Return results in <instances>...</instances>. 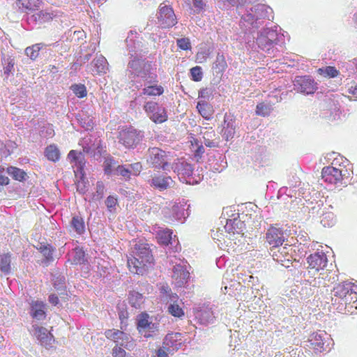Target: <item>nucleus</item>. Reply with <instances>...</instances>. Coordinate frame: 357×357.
Listing matches in <instances>:
<instances>
[{
  "label": "nucleus",
  "mask_w": 357,
  "mask_h": 357,
  "mask_svg": "<svg viewBox=\"0 0 357 357\" xmlns=\"http://www.w3.org/2000/svg\"><path fill=\"white\" fill-rule=\"evenodd\" d=\"M273 19L272 8L265 4H256L246 8L242 15L240 26L245 36L252 35L266 20Z\"/></svg>",
  "instance_id": "1"
},
{
  "label": "nucleus",
  "mask_w": 357,
  "mask_h": 357,
  "mask_svg": "<svg viewBox=\"0 0 357 357\" xmlns=\"http://www.w3.org/2000/svg\"><path fill=\"white\" fill-rule=\"evenodd\" d=\"M332 301L340 304V310L354 313L357 310V285L352 282L338 284L333 289Z\"/></svg>",
  "instance_id": "2"
},
{
  "label": "nucleus",
  "mask_w": 357,
  "mask_h": 357,
  "mask_svg": "<svg viewBox=\"0 0 357 357\" xmlns=\"http://www.w3.org/2000/svg\"><path fill=\"white\" fill-rule=\"evenodd\" d=\"M284 36L278 33V26L266 27L257 33V37L252 35L245 36V41L249 46L257 44L258 47L265 52L270 53L275 45L283 43Z\"/></svg>",
  "instance_id": "3"
},
{
  "label": "nucleus",
  "mask_w": 357,
  "mask_h": 357,
  "mask_svg": "<svg viewBox=\"0 0 357 357\" xmlns=\"http://www.w3.org/2000/svg\"><path fill=\"white\" fill-rule=\"evenodd\" d=\"M132 253L133 255L128 259V267L130 272L142 275L153 261L149 244L136 243Z\"/></svg>",
  "instance_id": "4"
},
{
  "label": "nucleus",
  "mask_w": 357,
  "mask_h": 357,
  "mask_svg": "<svg viewBox=\"0 0 357 357\" xmlns=\"http://www.w3.org/2000/svg\"><path fill=\"white\" fill-rule=\"evenodd\" d=\"M128 70L143 82L140 86L157 82L155 68L149 61L134 57L128 63Z\"/></svg>",
  "instance_id": "5"
},
{
  "label": "nucleus",
  "mask_w": 357,
  "mask_h": 357,
  "mask_svg": "<svg viewBox=\"0 0 357 357\" xmlns=\"http://www.w3.org/2000/svg\"><path fill=\"white\" fill-rule=\"evenodd\" d=\"M146 158L147 163L153 168L169 171L171 167L169 154L158 147L149 149Z\"/></svg>",
  "instance_id": "6"
},
{
  "label": "nucleus",
  "mask_w": 357,
  "mask_h": 357,
  "mask_svg": "<svg viewBox=\"0 0 357 357\" xmlns=\"http://www.w3.org/2000/svg\"><path fill=\"white\" fill-rule=\"evenodd\" d=\"M293 251V247L287 243L270 248V255L273 260L287 268L291 264Z\"/></svg>",
  "instance_id": "7"
},
{
  "label": "nucleus",
  "mask_w": 357,
  "mask_h": 357,
  "mask_svg": "<svg viewBox=\"0 0 357 357\" xmlns=\"http://www.w3.org/2000/svg\"><path fill=\"white\" fill-rule=\"evenodd\" d=\"M144 137L141 131L133 128H128L119 132V142L127 149H134L142 141Z\"/></svg>",
  "instance_id": "8"
},
{
  "label": "nucleus",
  "mask_w": 357,
  "mask_h": 357,
  "mask_svg": "<svg viewBox=\"0 0 357 357\" xmlns=\"http://www.w3.org/2000/svg\"><path fill=\"white\" fill-rule=\"evenodd\" d=\"M105 335L107 339L116 342V346L123 347L128 350H132L135 347V342L132 337L123 331L117 329H109L105 331Z\"/></svg>",
  "instance_id": "9"
},
{
  "label": "nucleus",
  "mask_w": 357,
  "mask_h": 357,
  "mask_svg": "<svg viewBox=\"0 0 357 357\" xmlns=\"http://www.w3.org/2000/svg\"><path fill=\"white\" fill-rule=\"evenodd\" d=\"M144 109L149 119L155 123H162L167 121V114L165 107L158 102L148 101L144 105Z\"/></svg>",
  "instance_id": "10"
},
{
  "label": "nucleus",
  "mask_w": 357,
  "mask_h": 357,
  "mask_svg": "<svg viewBox=\"0 0 357 357\" xmlns=\"http://www.w3.org/2000/svg\"><path fill=\"white\" fill-rule=\"evenodd\" d=\"M289 234L286 229L278 225L271 226L266 234V241L271 246L282 245L287 240Z\"/></svg>",
  "instance_id": "11"
},
{
  "label": "nucleus",
  "mask_w": 357,
  "mask_h": 357,
  "mask_svg": "<svg viewBox=\"0 0 357 357\" xmlns=\"http://www.w3.org/2000/svg\"><path fill=\"white\" fill-rule=\"evenodd\" d=\"M333 340L330 335L324 331L313 333L309 337V342L317 352L330 350Z\"/></svg>",
  "instance_id": "12"
},
{
  "label": "nucleus",
  "mask_w": 357,
  "mask_h": 357,
  "mask_svg": "<svg viewBox=\"0 0 357 357\" xmlns=\"http://www.w3.org/2000/svg\"><path fill=\"white\" fill-rule=\"evenodd\" d=\"M158 23L162 28H170L177 23V19L173 9L164 3L159 6L157 13Z\"/></svg>",
  "instance_id": "13"
},
{
  "label": "nucleus",
  "mask_w": 357,
  "mask_h": 357,
  "mask_svg": "<svg viewBox=\"0 0 357 357\" xmlns=\"http://www.w3.org/2000/svg\"><path fill=\"white\" fill-rule=\"evenodd\" d=\"M195 320L203 326L213 324L216 316L215 312L208 305H201L193 308Z\"/></svg>",
  "instance_id": "14"
},
{
  "label": "nucleus",
  "mask_w": 357,
  "mask_h": 357,
  "mask_svg": "<svg viewBox=\"0 0 357 357\" xmlns=\"http://www.w3.org/2000/svg\"><path fill=\"white\" fill-rule=\"evenodd\" d=\"M171 167L177 174L181 181L189 184L197 183L192 178L193 168L191 164L186 161L178 160Z\"/></svg>",
  "instance_id": "15"
},
{
  "label": "nucleus",
  "mask_w": 357,
  "mask_h": 357,
  "mask_svg": "<svg viewBox=\"0 0 357 357\" xmlns=\"http://www.w3.org/2000/svg\"><path fill=\"white\" fill-rule=\"evenodd\" d=\"M293 84L295 91L303 94H312L317 89V83L310 76H297Z\"/></svg>",
  "instance_id": "16"
},
{
  "label": "nucleus",
  "mask_w": 357,
  "mask_h": 357,
  "mask_svg": "<svg viewBox=\"0 0 357 357\" xmlns=\"http://www.w3.org/2000/svg\"><path fill=\"white\" fill-rule=\"evenodd\" d=\"M31 331L42 346L46 348L52 347V343L54 342V338L53 335L46 328L37 324H33Z\"/></svg>",
  "instance_id": "17"
},
{
  "label": "nucleus",
  "mask_w": 357,
  "mask_h": 357,
  "mask_svg": "<svg viewBox=\"0 0 357 357\" xmlns=\"http://www.w3.org/2000/svg\"><path fill=\"white\" fill-rule=\"evenodd\" d=\"M344 169L336 168L333 166H328L323 168L321 172L322 178L325 182L338 185L342 183ZM347 172L346 169H344Z\"/></svg>",
  "instance_id": "18"
},
{
  "label": "nucleus",
  "mask_w": 357,
  "mask_h": 357,
  "mask_svg": "<svg viewBox=\"0 0 357 357\" xmlns=\"http://www.w3.org/2000/svg\"><path fill=\"white\" fill-rule=\"evenodd\" d=\"M149 318L147 314H142L137 319V329L146 338L152 337L154 332L158 330V325L149 321Z\"/></svg>",
  "instance_id": "19"
},
{
  "label": "nucleus",
  "mask_w": 357,
  "mask_h": 357,
  "mask_svg": "<svg viewBox=\"0 0 357 357\" xmlns=\"http://www.w3.org/2000/svg\"><path fill=\"white\" fill-rule=\"evenodd\" d=\"M189 205L187 206L186 203H177L172 206V214H169L168 208L164 211L166 218H169L170 220H185L188 215V211Z\"/></svg>",
  "instance_id": "20"
},
{
  "label": "nucleus",
  "mask_w": 357,
  "mask_h": 357,
  "mask_svg": "<svg viewBox=\"0 0 357 357\" xmlns=\"http://www.w3.org/2000/svg\"><path fill=\"white\" fill-rule=\"evenodd\" d=\"M183 335L180 333H168L163 340V348L169 353L177 351L183 342Z\"/></svg>",
  "instance_id": "21"
},
{
  "label": "nucleus",
  "mask_w": 357,
  "mask_h": 357,
  "mask_svg": "<svg viewBox=\"0 0 357 357\" xmlns=\"http://www.w3.org/2000/svg\"><path fill=\"white\" fill-rule=\"evenodd\" d=\"M150 185L160 191L174 186V181L171 176L164 174H155L152 176Z\"/></svg>",
  "instance_id": "22"
},
{
  "label": "nucleus",
  "mask_w": 357,
  "mask_h": 357,
  "mask_svg": "<svg viewBox=\"0 0 357 357\" xmlns=\"http://www.w3.org/2000/svg\"><path fill=\"white\" fill-rule=\"evenodd\" d=\"M222 126L221 135L222 137L226 141L231 139L236 133V121L234 116L230 114H225Z\"/></svg>",
  "instance_id": "23"
},
{
  "label": "nucleus",
  "mask_w": 357,
  "mask_h": 357,
  "mask_svg": "<svg viewBox=\"0 0 357 357\" xmlns=\"http://www.w3.org/2000/svg\"><path fill=\"white\" fill-rule=\"evenodd\" d=\"M309 268L314 269L318 272L319 270L324 269L328 263V259L326 254L323 252H317L310 255L307 258Z\"/></svg>",
  "instance_id": "24"
},
{
  "label": "nucleus",
  "mask_w": 357,
  "mask_h": 357,
  "mask_svg": "<svg viewBox=\"0 0 357 357\" xmlns=\"http://www.w3.org/2000/svg\"><path fill=\"white\" fill-rule=\"evenodd\" d=\"M189 277L190 273L183 265L176 264L174 266L172 278L175 282L176 286L178 287L183 286L187 283Z\"/></svg>",
  "instance_id": "25"
},
{
  "label": "nucleus",
  "mask_w": 357,
  "mask_h": 357,
  "mask_svg": "<svg viewBox=\"0 0 357 357\" xmlns=\"http://www.w3.org/2000/svg\"><path fill=\"white\" fill-rule=\"evenodd\" d=\"M54 15L48 10H40L33 14H27V21L29 24H42L53 19Z\"/></svg>",
  "instance_id": "26"
},
{
  "label": "nucleus",
  "mask_w": 357,
  "mask_h": 357,
  "mask_svg": "<svg viewBox=\"0 0 357 357\" xmlns=\"http://www.w3.org/2000/svg\"><path fill=\"white\" fill-rule=\"evenodd\" d=\"M29 313L33 319L44 320L46 317V304L41 301H31Z\"/></svg>",
  "instance_id": "27"
},
{
  "label": "nucleus",
  "mask_w": 357,
  "mask_h": 357,
  "mask_svg": "<svg viewBox=\"0 0 357 357\" xmlns=\"http://www.w3.org/2000/svg\"><path fill=\"white\" fill-rule=\"evenodd\" d=\"M224 228L225 231L229 234H240L244 230L245 224L241 220L235 218L234 219L227 220V222Z\"/></svg>",
  "instance_id": "28"
},
{
  "label": "nucleus",
  "mask_w": 357,
  "mask_h": 357,
  "mask_svg": "<svg viewBox=\"0 0 357 357\" xmlns=\"http://www.w3.org/2000/svg\"><path fill=\"white\" fill-rule=\"evenodd\" d=\"M68 158L70 160L71 163H75L76 169H74V172L76 174L77 173H80L82 175H83L82 169L85 162L82 153H78L76 151L72 150L69 152L68 155Z\"/></svg>",
  "instance_id": "29"
},
{
  "label": "nucleus",
  "mask_w": 357,
  "mask_h": 357,
  "mask_svg": "<svg viewBox=\"0 0 357 357\" xmlns=\"http://www.w3.org/2000/svg\"><path fill=\"white\" fill-rule=\"evenodd\" d=\"M92 71L96 74H105L108 70L107 59L102 55L97 56L91 63Z\"/></svg>",
  "instance_id": "30"
},
{
  "label": "nucleus",
  "mask_w": 357,
  "mask_h": 357,
  "mask_svg": "<svg viewBox=\"0 0 357 357\" xmlns=\"http://www.w3.org/2000/svg\"><path fill=\"white\" fill-rule=\"evenodd\" d=\"M1 63L3 66V75L8 78L15 72V59L13 56L6 54L1 56Z\"/></svg>",
  "instance_id": "31"
},
{
  "label": "nucleus",
  "mask_w": 357,
  "mask_h": 357,
  "mask_svg": "<svg viewBox=\"0 0 357 357\" xmlns=\"http://www.w3.org/2000/svg\"><path fill=\"white\" fill-rule=\"evenodd\" d=\"M317 277H314L312 275L310 271L307 272H305L303 274L304 278H307L310 282V286H312L314 288V291L317 288L321 286H326L327 284L325 282V279L324 278V274L319 273L317 274Z\"/></svg>",
  "instance_id": "32"
},
{
  "label": "nucleus",
  "mask_w": 357,
  "mask_h": 357,
  "mask_svg": "<svg viewBox=\"0 0 357 357\" xmlns=\"http://www.w3.org/2000/svg\"><path fill=\"white\" fill-rule=\"evenodd\" d=\"M142 91L140 96H160L163 93L164 89L162 86H158L155 83L143 86Z\"/></svg>",
  "instance_id": "33"
},
{
  "label": "nucleus",
  "mask_w": 357,
  "mask_h": 357,
  "mask_svg": "<svg viewBox=\"0 0 357 357\" xmlns=\"http://www.w3.org/2000/svg\"><path fill=\"white\" fill-rule=\"evenodd\" d=\"M37 249L43 254L45 263H49L54 260L52 255L54 249L50 244L40 243Z\"/></svg>",
  "instance_id": "34"
},
{
  "label": "nucleus",
  "mask_w": 357,
  "mask_h": 357,
  "mask_svg": "<svg viewBox=\"0 0 357 357\" xmlns=\"http://www.w3.org/2000/svg\"><path fill=\"white\" fill-rule=\"evenodd\" d=\"M70 227L77 234H82L85 231V225L82 217L75 215L70 221Z\"/></svg>",
  "instance_id": "35"
},
{
  "label": "nucleus",
  "mask_w": 357,
  "mask_h": 357,
  "mask_svg": "<svg viewBox=\"0 0 357 357\" xmlns=\"http://www.w3.org/2000/svg\"><path fill=\"white\" fill-rule=\"evenodd\" d=\"M11 259L8 253L0 255V270L4 275H8L11 272Z\"/></svg>",
  "instance_id": "36"
},
{
  "label": "nucleus",
  "mask_w": 357,
  "mask_h": 357,
  "mask_svg": "<svg viewBox=\"0 0 357 357\" xmlns=\"http://www.w3.org/2000/svg\"><path fill=\"white\" fill-rule=\"evenodd\" d=\"M199 113L202 117L206 120H209L212 118L213 109L212 107L205 102H199L197 105Z\"/></svg>",
  "instance_id": "37"
},
{
  "label": "nucleus",
  "mask_w": 357,
  "mask_h": 357,
  "mask_svg": "<svg viewBox=\"0 0 357 357\" xmlns=\"http://www.w3.org/2000/svg\"><path fill=\"white\" fill-rule=\"evenodd\" d=\"M7 173L15 180L19 181H25L27 176L26 173L24 170L13 166L7 168Z\"/></svg>",
  "instance_id": "38"
},
{
  "label": "nucleus",
  "mask_w": 357,
  "mask_h": 357,
  "mask_svg": "<svg viewBox=\"0 0 357 357\" xmlns=\"http://www.w3.org/2000/svg\"><path fill=\"white\" fill-rule=\"evenodd\" d=\"M77 119L80 125L86 130L91 129L94 125L93 118L84 114L83 111L78 114Z\"/></svg>",
  "instance_id": "39"
},
{
  "label": "nucleus",
  "mask_w": 357,
  "mask_h": 357,
  "mask_svg": "<svg viewBox=\"0 0 357 357\" xmlns=\"http://www.w3.org/2000/svg\"><path fill=\"white\" fill-rule=\"evenodd\" d=\"M158 241L164 245L172 244V232L170 229H160L158 231Z\"/></svg>",
  "instance_id": "40"
},
{
  "label": "nucleus",
  "mask_w": 357,
  "mask_h": 357,
  "mask_svg": "<svg viewBox=\"0 0 357 357\" xmlns=\"http://www.w3.org/2000/svg\"><path fill=\"white\" fill-rule=\"evenodd\" d=\"M167 311L171 315L178 318H182L185 315L183 308L177 303H175V300L172 298V303L168 306Z\"/></svg>",
  "instance_id": "41"
},
{
  "label": "nucleus",
  "mask_w": 357,
  "mask_h": 357,
  "mask_svg": "<svg viewBox=\"0 0 357 357\" xmlns=\"http://www.w3.org/2000/svg\"><path fill=\"white\" fill-rule=\"evenodd\" d=\"M300 294L304 297H309L314 294V288L310 286V282L307 278H304V280L301 282Z\"/></svg>",
  "instance_id": "42"
},
{
  "label": "nucleus",
  "mask_w": 357,
  "mask_h": 357,
  "mask_svg": "<svg viewBox=\"0 0 357 357\" xmlns=\"http://www.w3.org/2000/svg\"><path fill=\"white\" fill-rule=\"evenodd\" d=\"M44 47L43 43H37L25 49V54L31 59L35 60L39 55L40 50Z\"/></svg>",
  "instance_id": "43"
},
{
  "label": "nucleus",
  "mask_w": 357,
  "mask_h": 357,
  "mask_svg": "<svg viewBox=\"0 0 357 357\" xmlns=\"http://www.w3.org/2000/svg\"><path fill=\"white\" fill-rule=\"evenodd\" d=\"M45 153L47 159L53 162L59 160L60 157L59 151L55 145L48 146L45 149Z\"/></svg>",
  "instance_id": "44"
},
{
  "label": "nucleus",
  "mask_w": 357,
  "mask_h": 357,
  "mask_svg": "<svg viewBox=\"0 0 357 357\" xmlns=\"http://www.w3.org/2000/svg\"><path fill=\"white\" fill-rule=\"evenodd\" d=\"M143 301V296L139 292L132 291L130 294L129 303L135 308H139Z\"/></svg>",
  "instance_id": "45"
},
{
  "label": "nucleus",
  "mask_w": 357,
  "mask_h": 357,
  "mask_svg": "<svg viewBox=\"0 0 357 357\" xmlns=\"http://www.w3.org/2000/svg\"><path fill=\"white\" fill-rule=\"evenodd\" d=\"M335 222V218L333 213L327 212L322 215L321 218V225L326 227H332Z\"/></svg>",
  "instance_id": "46"
},
{
  "label": "nucleus",
  "mask_w": 357,
  "mask_h": 357,
  "mask_svg": "<svg viewBox=\"0 0 357 357\" xmlns=\"http://www.w3.org/2000/svg\"><path fill=\"white\" fill-rule=\"evenodd\" d=\"M73 254V264H82L85 262V253L82 249L76 248Z\"/></svg>",
  "instance_id": "47"
},
{
  "label": "nucleus",
  "mask_w": 357,
  "mask_h": 357,
  "mask_svg": "<svg viewBox=\"0 0 357 357\" xmlns=\"http://www.w3.org/2000/svg\"><path fill=\"white\" fill-rule=\"evenodd\" d=\"M319 74L328 77H335L338 75L337 70L333 66H327L325 68H319L318 69Z\"/></svg>",
  "instance_id": "48"
},
{
  "label": "nucleus",
  "mask_w": 357,
  "mask_h": 357,
  "mask_svg": "<svg viewBox=\"0 0 357 357\" xmlns=\"http://www.w3.org/2000/svg\"><path fill=\"white\" fill-rule=\"evenodd\" d=\"M272 109L271 105L261 102L257 105L256 113L257 115L266 116L271 114Z\"/></svg>",
  "instance_id": "49"
},
{
  "label": "nucleus",
  "mask_w": 357,
  "mask_h": 357,
  "mask_svg": "<svg viewBox=\"0 0 357 357\" xmlns=\"http://www.w3.org/2000/svg\"><path fill=\"white\" fill-rule=\"evenodd\" d=\"M89 142H91V137H84L82 141L83 150L87 153L94 152L99 146V143L97 144L95 143L89 144Z\"/></svg>",
  "instance_id": "50"
},
{
  "label": "nucleus",
  "mask_w": 357,
  "mask_h": 357,
  "mask_svg": "<svg viewBox=\"0 0 357 357\" xmlns=\"http://www.w3.org/2000/svg\"><path fill=\"white\" fill-rule=\"evenodd\" d=\"M70 89L78 98H84L87 94L86 86L84 84H73Z\"/></svg>",
  "instance_id": "51"
},
{
  "label": "nucleus",
  "mask_w": 357,
  "mask_h": 357,
  "mask_svg": "<svg viewBox=\"0 0 357 357\" xmlns=\"http://www.w3.org/2000/svg\"><path fill=\"white\" fill-rule=\"evenodd\" d=\"M105 192V186L102 181H98L96 186V192L93 195V199L99 200L102 198Z\"/></svg>",
  "instance_id": "52"
},
{
  "label": "nucleus",
  "mask_w": 357,
  "mask_h": 357,
  "mask_svg": "<svg viewBox=\"0 0 357 357\" xmlns=\"http://www.w3.org/2000/svg\"><path fill=\"white\" fill-rule=\"evenodd\" d=\"M190 73L192 79L195 82L201 81L202 79V68L199 66H195L191 68Z\"/></svg>",
  "instance_id": "53"
},
{
  "label": "nucleus",
  "mask_w": 357,
  "mask_h": 357,
  "mask_svg": "<svg viewBox=\"0 0 357 357\" xmlns=\"http://www.w3.org/2000/svg\"><path fill=\"white\" fill-rule=\"evenodd\" d=\"M128 167L130 168V172L133 176L139 175L142 169V166L140 162L130 164L128 165Z\"/></svg>",
  "instance_id": "54"
},
{
  "label": "nucleus",
  "mask_w": 357,
  "mask_h": 357,
  "mask_svg": "<svg viewBox=\"0 0 357 357\" xmlns=\"http://www.w3.org/2000/svg\"><path fill=\"white\" fill-rule=\"evenodd\" d=\"M178 47L183 50H188L191 48L190 42L188 38H183L177 40Z\"/></svg>",
  "instance_id": "55"
},
{
  "label": "nucleus",
  "mask_w": 357,
  "mask_h": 357,
  "mask_svg": "<svg viewBox=\"0 0 357 357\" xmlns=\"http://www.w3.org/2000/svg\"><path fill=\"white\" fill-rule=\"evenodd\" d=\"M117 174L123 176L126 178H130L131 173L130 168L126 165L119 166L116 169Z\"/></svg>",
  "instance_id": "56"
},
{
  "label": "nucleus",
  "mask_w": 357,
  "mask_h": 357,
  "mask_svg": "<svg viewBox=\"0 0 357 357\" xmlns=\"http://www.w3.org/2000/svg\"><path fill=\"white\" fill-rule=\"evenodd\" d=\"M40 0H27L26 4L22 3L23 6H24L26 9L29 10H34L36 8L40 6Z\"/></svg>",
  "instance_id": "57"
},
{
  "label": "nucleus",
  "mask_w": 357,
  "mask_h": 357,
  "mask_svg": "<svg viewBox=\"0 0 357 357\" xmlns=\"http://www.w3.org/2000/svg\"><path fill=\"white\" fill-rule=\"evenodd\" d=\"M54 287L58 290H61L65 287V278L61 275H59L57 278L54 279Z\"/></svg>",
  "instance_id": "58"
},
{
  "label": "nucleus",
  "mask_w": 357,
  "mask_h": 357,
  "mask_svg": "<svg viewBox=\"0 0 357 357\" xmlns=\"http://www.w3.org/2000/svg\"><path fill=\"white\" fill-rule=\"evenodd\" d=\"M296 186V184H295L294 185H290L289 188H287V187H282L279 190V193H285L287 194V196L290 197H296L297 196V192H295L294 193V191L292 188H295Z\"/></svg>",
  "instance_id": "59"
},
{
  "label": "nucleus",
  "mask_w": 357,
  "mask_h": 357,
  "mask_svg": "<svg viewBox=\"0 0 357 357\" xmlns=\"http://www.w3.org/2000/svg\"><path fill=\"white\" fill-rule=\"evenodd\" d=\"M77 190L80 194H84L87 191V185L86 183L84 181L83 178L82 177L80 180H79L77 183Z\"/></svg>",
  "instance_id": "60"
},
{
  "label": "nucleus",
  "mask_w": 357,
  "mask_h": 357,
  "mask_svg": "<svg viewBox=\"0 0 357 357\" xmlns=\"http://www.w3.org/2000/svg\"><path fill=\"white\" fill-rule=\"evenodd\" d=\"M112 355L114 357H127L126 352L121 346H116L112 350Z\"/></svg>",
  "instance_id": "61"
},
{
  "label": "nucleus",
  "mask_w": 357,
  "mask_h": 357,
  "mask_svg": "<svg viewBox=\"0 0 357 357\" xmlns=\"http://www.w3.org/2000/svg\"><path fill=\"white\" fill-rule=\"evenodd\" d=\"M194 12L196 13H199L203 10L204 3L202 0H192Z\"/></svg>",
  "instance_id": "62"
},
{
  "label": "nucleus",
  "mask_w": 357,
  "mask_h": 357,
  "mask_svg": "<svg viewBox=\"0 0 357 357\" xmlns=\"http://www.w3.org/2000/svg\"><path fill=\"white\" fill-rule=\"evenodd\" d=\"M116 204L117 199L114 196H109L105 201V204L109 211H112V209L115 207Z\"/></svg>",
  "instance_id": "63"
},
{
  "label": "nucleus",
  "mask_w": 357,
  "mask_h": 357,
  "mask_svg": "<svg viewBox=\"0 0 357 357\" xmlns=\"http://www.w3.org/2000/svg\"><path fill=\"white\" fill-rule=\"evenodd\" d=\"M211 93V89L208 88L202 89L199 91V98L208 99Z\"/></svg>",
  "instance_id": "64"
}]
</instances>
